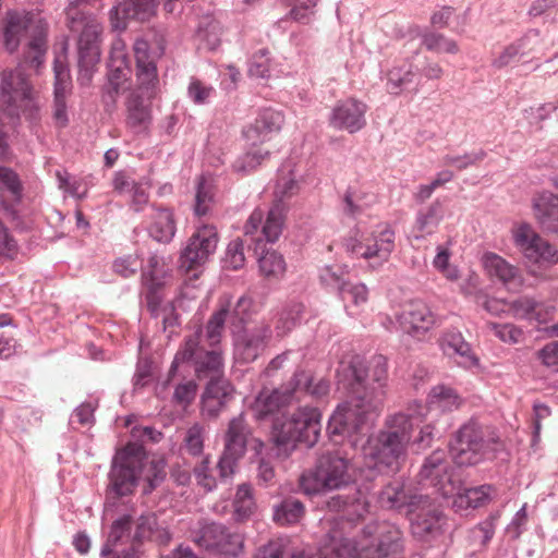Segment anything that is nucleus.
<instances>
[{"label": "nucleus", "mask_w": 558, "mask_h": 558, "mask_svg": "<svg viewBox=\"0 0 558 558\" xmlns=\"http://www.w3.org/2000/svg\"><path fill=\"white\" fill-rule=\"evenodd\" d=\"M221 375H209L210 380L202 395V414L208 418L217 417L232 398L233 387Z\"/></svg>", "instance_id": "393cba45"}, {"label": "nucleus", "mask_w": 558, "mask_h": 558, "mask_svg": "<svg viewBox=\"0 0 558 558\" xmlns=\"http://www.w3.org/2000/svg\"><path fill=\"white\" fill-rule=\"evenodd\" d=\"M22 182L15 171L11 168L0 166V203L12 220L17 219V211L13 205L7 204V199L12 204H19L22 199Z\"/></svg>", "instance_id": "c9c22d12"}, {"label": "nucleus", "mask_w": 558, "mask_h": 558, "mask_svg": "<svg viewBox=\"0 0 558 558\" xmlns=\"http://www.w3.org/2000/svg\"><path fill=\"white\" fill-rule=\"evenodd\" d=\"M218 233L214 226L204 225L189 239L180 255V267L186 271L203 265L215 253Z\"/></svg>", "instance_id": "a211bd4d"}, {"label": "nucleus", "mask_w": 558, "mask_h": 558, "mask_svg": "<svg viewBox=\"0 0 558 558\" xmlns=\"http://www.w3.org/2000/svg\"><path fill=\"white\" fill-rule=\"evenodd\" d=\"M132 517L131 514H123L117 518L111 526L107 537L100 549V556L110 554L112 549L122 541L125 535L131 534Z\"/></svg>", "instance_id": "de8ad7c7"}, {"label": "nucleus", "mask_w": 558, "mask_h": 558, "mask_svg": "<svg viewBox=\"0 0 558 558\" xmlns=\"http://www.w3.org/2000/svg\"><path fill=\"white\" fill-rule=\"evenodd\" d=\"M171 541V534L167 527L161 526L155 513L142 514L135 523V530L131 535V547L137 550V547L146 542H153L157 545H168Z\"/></svg>", "instance_id": "c756f323"}, {"label": "nucleus", "mask_w": 558, "mask_h": 558, "mask_svg": "<svg viewBox=\"0 0 558 558\" xmlns=\"http://www.w3.org/2000/svg\"><path fill=\"white\" fill-rule=\"evenodd\" d=\"M304 305L296 301H290L277 313L275 331L277 337L283 338L300 322Z\"/></svg>", "instance_id": "37998d69"}, {"label": "nucleus", "mask_w": 558, "mask_h": 558, "mask_svg": "<svg viewBox=\"0 0 558 558\" xmlns=\"http://www.w3.org/2000/svg\"><path fill=\"white\" fill-rule=\"evenodd\" d=\"M150 99L133 92L125 100V125L134 134H148L153 122V110Z\"/></svg>", "instance_id": "c85d7f7f"}, {"label": "nucleus", "mask_w": 558, "mask_h": 558, "mask_svg": "<svg viewBox=\"0 0 558 558\" xmlns=\"http://www.w3.org/2000/svg\"><path fill=\"white\" fill-rule=\"evenodd\" d=\"M98 2L99 0H73L66 10L70 29L80 33L77 80L82 85L92 81L94 68L100 60L102 25L92 11L98 9Z\"/></svg>", "instance_id": "39448f33"}, {"label": "nucleus", "mask_w": 558, "mask_h": 558, "mask_svg": "<svg viewBox=\"0 0 558 558\" xmlns=\"http://www.w3.org/2000/svg\"><path fill=\"white\" fill-rule=\"evenodd\" d=\"M193 474L197 484L205 490L213 492L217 487V480L210 468L209 456L204 457L202 461L194 466Z\"/></svg>", "instance_id": "4d7b16f0"}, {"label": "nucleus", "mask_w": 558, "mask_h": 558, "mask_svg": "<svg viewBox=\"0 0 558 558\" xmlns=\"http://www.w3.org/2000/svg\"><path fill=\"white\" fill-rule=\"evenodd\" d=\"M489 328L494 335L507 343H519L522 340L523 331L513 324L490 323Z\"/></svg>", "instance_id": "69168bd1"}, {"label": "nucleus", "mask_w": 558, "mask_h": 558, "mask_svg": "<svg viewBox=\"0 0 558 558\" xmlns=\"http://www.w3.org/2000/svg\"><path fill=\"white\" fill-rule=\"evenodd\" d=\"M319 278L324 286L337 291L338 294L345 291V283L348 281L343 277V271L340 267L326 266L322 269Z\"/></svg>", "instance_id": "052dcab7"}, {"label": "nucleus", "mask_w": 558, "mask_h": 558, "mask_svg": "<svg viewBox=\"0 0 558 558\" xmlns=\"http://www.w3.org/2000/svg\"><path fill=\"white\" fill-rule=\"evenodd\" d=\"M284 123L283 114L275 109L266 108L259 111L252 124L243 130L245 140L256 146L271 138L278 133Z\"/></svg>", "instance_id": "cd10ccee"}, {"label": "nucleus", "mask_w": 558, "mask_h": 558, "mask_svg": "<svg viewBox=\"0 0 558 558\" xmlns=\"http://www.w3.org/2000/svg\"><path fill=\"white\" fill-rule=\"evenodd\" d=\"M500 448L498 436L473 421L461 426L449 445L452 460L458 465H474L493 459Z\"/></svg>", "instance_id": "9d476101"}, {"label": "nucleus", "mask_w": 558, "mask_h": 558, "mask_svg": "<svg viewBox=\"0 0 558 558\" xmlns=\"http://www.w3.org/2000/svg\"><path fill=\"white\" fill-rule=\"evenodd\" d=\"M214 202V187L211 183L206 181L203 177L199 178L195 194L194 213L196 216L202 217L209 213L210 206Z\"/></svg>", "instance_id": "3c124183"}, {"label": "nucleus", "mask_w": 558, "mask_h": 558, "mask_svg": "<svg viewBox=\"0 0 558 558\" xmlns=\"http://www.w3.org/2000/svg\"><path fill=\"white\" fill-rule=\"evenodd\" d=\"M367 110V105L354 97L338 100L329 113L328 123L337 131L354 134L365 128Z\"/></svg>", "instance_id": "412c9836"}, {"label": "nucleus", "mask_w": 558, "mask_h": 558, "mask_svg": "<svg viewBox=\"0 0 558 558\" xmlns=\"http://www.w3.org/2000/svg\"><path fill=\"white\" fill-rule=\"evenodd\" d=\"M325 507L332 512L343 511L351 517L361 518L368 512L369 501L366 490L354 487L347 493L329 497L325 501Z\"/></svg>", "instance_id": "7c9ffc66"}, {"label": "nucleus", "mask_w": 558, "mask_h": 558, "mask_svg": "<svg viewBox=\"0 0 558 558\" xmlns=\"http://www.w3.org/2000/svg\"><path fill=\"white\" fill-rule=\"evenodd\" d=\"M262 226L258 227V232L256 234H248L245 236H250L253 242H255V251L262 252L260 257L258 258V266L260 274L268 279H279L283 276L286 271V262L282 255L278 254L276 251H265L263 247V242L269 243L265 235L262 234Z\"/></svg>", "instance_id": "473e14b6"}, {"label": "nucleus", "mask_w": 558, "mask_h": 558, "mask_svg": "<svg viewBox=\"0 0 558 558\" xmlns=\"http://www.w3.org/2000/svg\"><path fill=\"white\" fill-rule=\"evenodd\" d=\"M397 320L404 332L420 337L434 327L436 315L425 302L415 300L404 306Z\"/></svg>", "instance_id": "b1692460"}, {"label": "nucleus", "mask_w": 558, "mask_h": 558, "mask_svg": "<svg viewBox=\"0 0 558 558\" xmlns=\"http://www.w3.org/2000/svg\"><path fill=\"white\" fill-rule=\"evenodd\" d=\"M255 509L256 504L251 484L243 483L239 485L233 499V520L235 522H244L253 515Z\"/></svg>", "instance_id": "c03bdc74"}, {"label": "nucleus", "mask_w": 558, "mask_h": 558, "mask_svg": "<svg viewBox=\"0 0 558 558\" xmlns=\"http://www.w3.org/2000/svg\"><path fill=\"white\" fill-rule=\"evenodd\" d=\"M439 345L447 356L460 357L461 361L459 363L464 367H471L477 364V359L472 353L471 345L457 329L445 331L439 339Z\"/></svg>", "instance_id": "f704fd0d"}, {"label": "nucleus", "mask_w": 558, "mask_h": 558, "mask_svg": "<svg viewBox=\"0 0 558 558\" xmlns=\"http://www.w3.org/2000/svg\"><path fill=\"white\" fill-rule=\"evenodd\" d=\"M415 73L411 64L393 66L387 73V90L392 95H399L414 82Z\"/></svg>", "instance_id": "49530a36"}, {"label": "nucleus", "mask_w": 558, "mask_h": 558, "mask_svg": "<svg viewBox=\"0 0 558 558\" xmlns=\"http://www.w3.org/2000/svg\"><path fill=\"white\" fill-rule=\"evenodd\" d=\"M449 470L450 464L445 451L436 450L425 459L421 468V483L434 487L441 496L447 497L454 490Z\"/></svg>", "instance_id": "5701e85b"}, {"label": "nucleus", "mask_w": 558, "mask_h": 558, "mask_svg": "<svg viewBox=\"0 0 558 558\" xmlns=\"http://www.w3.org/2000/svg\"><path fill=\"white\" fill-rule=\"evenodd\" d=\"M483 264L490 277L498 279L507 290L519 291L523 284L520 270L495 253H486Z\"/></svg>", "instance_id": "2f4dec72"}, {"label": "nucleus", "mask_w": 558, "mask_h": 558, "mask_svg": "<svg viewBox=\"0 0 558 558\" xmlns=\"http://www.w3.org/2000/svg\"><path fill=\"white\" fill-rule=\"evenodd\" d=\"M0 93L2 101L16 111L33 116L37 110L32 86L20 68L2 72Z\"/></svg>", "instance_id": "f3484780"}, {"label": "nucleus", "mask_w": 558, "mask_h": 558, "mask_svg": "<svg viewBox=\"0 0 558 558\" xmlns=\"http://www.w3.org/2000/svg\"><path fill=\"white\" fill-rule=\"evenodd\" d=\"M196 392L197 385L194 380L181 383L174 388L172 402L185 408L194 401Z\"/></svg>", "instance_id": "774afa93"}, {"label": "nucleus", "mask_w": 558, "mask_h": 558, "mask_svg": "<svg viewBox=\"0 0 558 558\" xmlns=\"http://www.w3.org/2000/svg\"><path fill=\"white\" fill-rule=\"evenodd\" d=\"M352 469L344 453L327 451L318 457L313 470L302 474L301 488L306 495L342 489L354 481Z\"/></svg>", "instance_id": "1a4fd4ad"}, {"label": "nucleus", "mask_w": 558, "mask_h": 558, "mask_svg": "<svg viewBox=\"0 0 558 558\" xmlns=\"http://www.w3.org/2000/svg\"><path fill=\"white\" fill-rule=\"evenodd\" d=\"M251 428L245 422L244 414L233 417L225 435L223 451L217 462L219 477L229 480L235 473L239 461L246 452Z\"/></svg>", "instance_id": "2eb2a0df"}, {"label": "nucleus", "mask_w": 558, "mask_h": 558, "mask_svg": "<svg viewBox=\"0 0 558 558\" xmlns=\"http://www.w3.org/2000/svg\"><path fill=\"white\" fill-rule=\"evenodd\" d=\"M444 205L439 199H436L430 205L421 208L415 218L414 230L417 232L415 238L422 239L426 235L434 234L444 219Z\"/></svg>", "instance_id": "ea45409f"}, {"label": "nucleus", "mask_w": 558, "mask_h": 558, "mask_svg": "<svg viewBox=\"0 0 558 558\" xmlns=\"http://www.w3.org/2000/svg\"><path fill=\"white\" fill-rule=\"evenodd\" d=\"M322 414L317 408L301 407L289 417L277 418L272 424L271 439L277 454L288 457L296 447L304 444L313 447L322 430Z\"/></svg>", "instance_id": "6e6552de"}, {"label": "nucleus", "mask_w": 558, "mask_h": 558, "mask_svg": "<svg viewBox=\"0 0 558 558\" xmlns=\"http://www.w3.org/2000/svg\"><path fill=\"white\" fill-rule=\"evenodd\" d=\"M145 465L143 445L129 442L112 458L108 474V490L120 498L134 493Z\"/></svg>", "instance_id": "f8f14e48"}, {"label": "nucleus", "mask_w": 558, "mask_h": 558, "mask_svg": "<svg viewBox=\"0 0 558 558\" xmlns=\"http://www.w3.org/2000/svg\"><path fill=\"white\" fill-rule=\"evenodd\" d=\"M156 1L154 0H122L110 10L111 19L147 21L154 13Z\"/></svg>", "instance_id": "58836bf2"}, {"label": "nucleus", "mask_w": 558, "mask_h": 558, "mask_svg": "<svg viewBox=\"0 0 558 558\" xmlns=\"http://www.w3.org/2000/svg\"><path fill=\"white\" fill-rule=\"evenodd\" d=\"M272 336L271 325L260 320L253 328L244 329L234 337V357L241 363H252L267 348Z\"/></svg>", "instance_id": "6ab92c4d"}, {"label": "nucleus", "mask_w": 558, "mask_h": 558, "mask_svg": "<svg viewBox=\"0 0 558 558\" xmlns=\"http://www.w3.org/2000/svg\"><path fill=\"white\" fill-rule=\"evenodd\" d=\"M343 246L352 257L366 259L373 269H378L395 250L396 232L388 225L377 226L367 233L354 229L344 239Z\"/></svg>", "instance_id": "9b49d317"}, {"label": "nucleus", "mask_w": 558, "mask_h": 558, "mask_svg": "<svg viewBox=\"0 0 558 558\" xmlns=\"http://www.w3.org/2000/svg\"><path fill=\"white\" fill-rule=\"evenodd\" d=\"M244 245L240 239L231 241L222 258V267L231 270H239L244 266Z\"/></svg>", "instance_id": "603ef678"}, {"label": "nucleus", "mask_w": 558, "mask_h": 558, "mask_svg": "<svg viewBox=\"0 0 558 558\" xmlns=\"http://www.w3.org/2000/svg\"><path fill=\"white\" fill-rule=\"evenodd\" d=\"M133 50L136 60V92L151 99L159 85L156 56L149 51L148 43L142 38L135 40Z\"/></svg>", "instance_id": "4be33fe9"}, {"label": "nucleus", "mask_w": 558, "mask_h": 558, "mask_svg": "<svg viewBox=\"0 0 558 558\" xmlns=\"http://www.w3.org/2000/svg\"><path fill=\"white\" fill-rule=\"evenodd\" d=\"M512 239L517 248L532 263L551 264L558 260L555 247L538 235L529 223H521L513 229Z\"/></svg>", "instance_id": "aec40b11"}, {"label": "nucleus", "mask_w": 558, "mask_h": 558, "mask_svg": "<svg viewBox=\"0 0 558 558\" xmlns=\"http://www.w3.org/2000/svg\"><path fill=\"white\" fill-rule=\"evenodd\" d=\"M228 320V307L213 313L205 326L185 336L171 363L168 376L173 377L182 365L191 366L198 379L223 373L222 350L219 347L225 324Z\"/></svg>", "instance_id": "7ed1b4c3"}, {"label": "nucleus", "mask_w": 558, "mask_h": 558, "mask_svg": "<svg viewBox=\"0 0 558 558\" xmlns=\"http://www.w3.org/2000/svg\"><path fill=\"white\" fill-rule=\"evenodd\" d=\"M215 88L210 85L204 84L196 77H192L187 87V95L190 99L196 105H205L214 95Z\"/></svg>", "instance_id": "0e129e2a"}, {"label": "nucleus", "mask_w": 558, "mask_h": 558, "mask_svg": "<svg viewBox=\"0 0 558 558\" xmlns=\"http://www.w3.org/2000/svg\"><path fill=\"white\" fill-rule=\"evenodd\" d=\"M53 72V119L58 126L64 128L69 123L66 98L72 90V81L66 63L60 58L54 59Z\"/></svg>", "instance_id": "a878e982"}, {"label": "nucleus", "mask_w": 558, "mask_h": 558, "mask_svg": "<svg viewBox=\"0 0 558 558\" xmlns=\"http://www.w3.org/2000/svg\"><path fill=\"white\" fill-rule=\"evenodd\" d=\"M423 46L436 53H451L459 52V45L456 40L445 36L441 33L426 31L420 35Z\"/></svg>", "instance_id": "09e8293b"}, {"label": "nucleus", "mask_w": 558, "mask_h": 558, "mask_svg": "<svg viewBox=\"0 0 558 558\" xmlns=\"http://www.w3.org/2000/svg\"><path fill=\"white\" fill-rule=\"evenodd\" d=\"M351 527V519L336 520L322 539L316 555L296 550L289 558H400L403 535L397 525L372 522L363 527L360 543L351 537L348 531Z\"/></svg>", "instance_id": "f03ea898"}, {"label": "nucleus", "mask_w": 558, "mask_h": 558, "mask_svg": "<svg viewBox=\"0 0 558 558\" xmlns=\"http://www.w3.org/2000/svg\"><path fill=\"white\" fill-rule=\"evenodd\" d=\"M131 66L125 51V45L118 38L112 43L106 83L101 89V100L106 110L117 106L118 97L131 87Z\"/></svg>", "instance_id": "4468645a"}, {"label": "nucleus", "mask_w": 558, "mask_h": 558, "mask_svg": "<svg viewBox=\"0 0 558 558\" xmlns=\"http://www.w3.org/2000/svg\"><path fill=\"white\" fill-rule=\"evenodd\" d=\"M150 208L149 235L159 243H169L177 230L173 213L167 207L150 205Z\"/></svg>", "instance_id": "e433bc0d"}, {"label": "nucleus", "mask_w": 558, "mask_h": 558, "mask_svg": "<svg viewBox=\"0 0 558 558\" xmlns=\"http://www.w3.org/2000/svg\"><path fill=\"white\" fill-rule=\"evenodd\" d=\"M304 505L301 500L290 497L283 499L274 508V520L281 524H294L300 521L304 514Z\"/></svg>", "instance_id": "a18cd8bd"}, {"label": "nucleus", "mask_w": 558, "mask_h": 558, "mask_svg": "<svg viewBox=\"0 0 558 558\" xmlns=\"http://www.w3.org/2000/svg\"><path fill=\"white\" fill-rule=\"evenodd\" d=\"M205 428L198 423L193 424L185 433L184 448L191 456H201L204 449Z\"/></svg>", "instance_id": "5fc2aeb1"}, {"label": "nucleus", "mask_w": 558, "mask_h": 558, "mask_svg": "<svg viewBox=\"0 0 558 558\" xmlns=\"http://www.w3.org/2000/svg\"><path fill=\"white\" fill-rule=\"evenodd\" d=\"M268 156V150H263L260 148L250 150L234 160L232 169L241 175H246L254 171Z\"/></svg>", "instance_id": "8fccbe9b"}, {"label": "nucleus", "mask_w": 558, "mask_h": 558, "mask_svg": "<svg viewBox=\"0 0 558 558\" xmlns=\"http://www.w3.org/2000/svg\"><path fill=\"white\" fill-rule=\"evenodd\" d=\"M253 300L250 296L242 295L238 299L232 311L228 310V319L232 325H245L251 316L253 310ZM229 308V304L226 306Z\"/></svg>", "instance_id": "864d4df0"}, {"label": "nucleus", "mask_w": 558, "mask_h": 558, "mask_svg": "<svg viewBox=\"0 0 558 558\" xmlns=\"http://www.w3.org/2000/svg\"><path fill=\"white\" fill-rule=\"evenodd\" d=\"M268 50H258L251 59L248 64V74L256 78H266L270 74V61Z\"/></svg>", "instance_id": "e2e57ef3"}, {"label": "nucleus", "mask_w": 558, "mask_h": 558, "mask_svg": "<svg viewBox=\"0 0 558 558\" xmlns=\"http://www.w3.org/2000/svg\"><path fill=\"white\" fill-rule=\"evenodd\" d=\"M425 410L424 405L417 404V412H399L388 416L385 428L368 437L363 447L365 458L373 461L379 471H397L405 458L414 424Z\"/></svg>", "instance_id": "20e7f679"}, {"label": "nucleus", "mask_w": 558, "mask_h": 558, "mask_svg": "<svg viewBox=\"0 0 558 558\" xmlns=\"http://www.w3.org/2000/svg\"><path fill=\"white\" fill-rule=\"evenodd\" d=\"M33 21V14L26 11L11 10L5 15L4 26V46L8 51L14 52L23 33L28 28Z\"/></svg>", "instance_id": "4c0bfd02"}, {"label": "nucleus", "mask_w": 558, "mask_h": 558, "mask_svg": "<svg viewBox=\"0 0 558 558\" xmlns=\"http://www.w3.org/2000/svg\"><path fill=\"white\" fill-rule=\"evenodd\" d=\"M337 378L347 391L348 400L330 416L328 430L332 436L352 438L383 410L388 386L387 359L376 354L366 361L361 355H353L340 363Z\"/></svg>", "instance_id": "f257e3e1"}, {"label": "nucleus", "mask_w": 558, "mask_h": 558, "mask_svg": "<svg viewBox=\"0 0 558 558\" xmlns=\"http://www.w3.org/2000/svg\"><path fill=\"white\" fill-rule=\"evenodd\" d=\"M526 39L527 35L507 46L504 51L494 59L493 65L497 69H501L518 60V58L523 54L522 50L525 47Z\"/></svg>", "instance_id": "13d9d810"}, {"label": "nucleus", "mask_w": 558, "mask_h": 558, "mask_svg": "<svg viewBox=\"0 0 558 558\" xmlns=\"http://www.w3.org/2000/svg\"><path fill=\"white\" fill-rule=\"evenodd\" d=\"M361 193H355L348 190L343 197V213L344 215L356 218L362 215L367 208V204L363 201Z\"/></svg>", "instance_id": "338daca9"}, {"label": "nucleus", "mask_w": 558, "mask_h": 558, "mask_svg": "<svg viewBox=\"0 0 558 558\" xmlns=\"http://www.w3.org/2000/svg\"><path fill=\"white\" fill-rule=\"evenodd\" d=\"M149 183L148 181H138L137 185L129 194V207L134 213H142L149 206Z\"/></svg>", "instance_id": "bf43d9fd"}, {"label": "nucleus", "mask_w": 558, "mask_h": 558, "mask_svg": "<svg viewBox=\"0 0 558 558\" xmlns=\"http://www.w3.org/2000/svg\"><path fill=\"white\" fill-rule=\"evenodd\" d=\"M28 54L26 57V61L31 63L32 66H39L44 61V56L47 50V40L46 34L43 31H39L28 44Z\"/></svg>", "instance_id": "680f3d73"}, {"label": "nucleus", "mask_w": 558, "mask_h": 558, "mask_svg": "<svg viewBox=\"0 0 558 558\" xmlns=\"http://www.w3.org/2000/svg\"><path fill=\"white\" fill-rule=\"evenodd\" d=\"M411 531L420 541H430L442 531L444 515L439 507L428 496L418 495L415 506L408 510Z\"/></svg>", "instance_id": "dca6fc26"}, {"label": "nucleus", "mask_w": 558, "mask_h": 558, "mask_svg": "<svg viewBox=\"0 0 558 558\" xmlns=\"http://www.w3.org/2000/svg\"><path fill=\"white\" fill-rule=\"evenodd\" d=\"M533 207L541 227L558 238V195L542 192L534 198Z\"/></svg>", "instance_id": "72a5a7b5"}, {"label": "nucleus", "mask_w": 558, "mask_h": 558, "mask_svg": "<svg viewBox=\"0 0 558 558\" xmlns=\"http://www.w3.org/2000/svg\"><path fill=\"white\" fill-rule=\"evenodd\" d=\"M295 163L292 159L286 160L278 169L275 187V202L267 214L260 208L252 211L244 225L245 234H256L262 226V234L268 242H276L280 238L284 225L283 202L300 191V183L294 174Z\"/></svg>", "instance_id": "423d86ee"}, {"label": "nucleus", "mask_w": 558, "mask_h": 558, "mask_svg": "<svg viewBox=\"0 0 558 558\" xmlns=\"http://www.w3.org/2000/svg\"><path fill=\"white\" fill-rule=\"evenodd\" d=\"M461 404V399L450 387L439 385L434 387L428 395V409L432 412H452Z\"/></svg>", "instance_id": "79ce46f5"}, {"label": "nucleus", "mask_w": 558, "mask_h": 558, "mask_svg": "<svg viewBox=\"0 0 558 558\" xmlns=\"http://www.w3.org/2000/svg\"><path fill=\"white\" fill-rule=\"evenodd\" d=\"M486 157V151L480 149L477 151L466 153L464 155H445L442 157V165L452 166L457 170L462 171L478 161H482Z\"/></svg>", "instance_id": "6e6d98bb"}, {"label": "nucleus", "mask_w": 558, "mask_h": 558, "mask_svg": "<svg viewBox=\"0 0 558 558\" xmlns=\"http://www.w3.org/2000/svg\"><path fill=\"white\" fill-rule=\"evenodd\" d=\"M329 391V379L315 377L310 371L298 369L284 387L271 391L262 390L252 404V411L257 420H264L289 403L296 392L318 400L327 397Z\"/></svg>", "instance_id": "0eeeda50"}, {"label": "nucleus", "mask_w": 558, "mask_h": 558, "mask_svg": "<svg viewBox=\"0 0 558 558\" xmlns=\"http://www.w3.org/2000/svg\"><path fill=\"white\" fill-rule=\"evenodd\" d=\"M417 498V495H410L405 490L404 484L400 481L389 483L378 495V501L381 507L398 510L403 507H408V510L411 509L415 506Z\"/></svg>", "instance_id": "a19ab883"}, {"label": "nucleus", "mask_w": 558, "mask_h": 558, "mask_svg": "<svg viewBox=\"0 0 558 558\" xmlns=\"http://www.w3.org/2000/svg\"><path fill=\"white\" fill-rule=\"evenodd\" d=\"M192 541L199 548L216 556L236 558L244 550V536L215 521L201 524L192 532Z\"/></svg>", "instance_id": "ddd939ff"}, {"label": "nucleus", "mask_w": 558, "mask_h": 558, "mask_svg": "<svg viewBox=\"0 0 558 558\" xmlns=\"http://www.w3.org/2000/svg\"><path fill=\"white\" fill-rule=\"evenodd\" d=\"M142 280L144 286V298L146 305L151 316H159V306L161 304L162 295L161 289L163 287V270L160 268V258L151 254L147 264L143 269Z\"/></svg>", "instance_id": "bb28decb"}]
</instances>
